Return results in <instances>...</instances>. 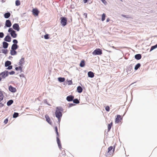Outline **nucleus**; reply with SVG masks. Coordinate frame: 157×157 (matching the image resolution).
Returning a JSON list of instances; mask_svg holds the SVG:
<instances>
[{"label": "nucleus", "mask_w": 157, "mask_h": 157, "mask_svg": "<svg viewBox=\"0 0 157 157\" xmlns=\"http://www.w3.org/2000/svg\"><path fill=\"white\" fill-rule=\"evenodd\" d=\"M63 109L62 107L57 106L56 108L55 115L56 117H62Z\"/></svg>", "instance_id": "f257e3e1"}, {"label": "nucleus", "mask_w": 157, "mask_h": 157, "mask_svg": "<svg viewBox=\"0 0 157 157\" xmlns=\"http://www.w3.org/2000/svg\"><path fill=\"white\" fill-rule=\"evenodd\" d=\"M116 144L114 145L113 146H110L109 147L108 149V151L105 153V155L106 156H108V155H111V153H112V151L113 152H114L116 146Z\"/></svg>", "instance_id": "f03ea898"}, {"label": "nucleus", "mask_w": 157, "mask_h": 157, "mask_svg": "<svg viewBox=\"0 0 157 157\" xmlns=\"http://www.w3.org/2000/svg\"><path fill=\"white\" fill-rule=\"evenodd\" d=\"M92 54L94 56L101 55L102 54V50L100 48H97L92 52Z\"/></svg>", "instance_id": "7ed1b4c3"}, {"label": "nucleus", "mask_w": 157, "mask_h": 157, "mask_svg": "<svg viewBox=\"0 0 157 157\" xmlns=\"http://www.w3.org/2000/svg\"><path fill=\"white\" fill-rule=\"evenodd\" d=\"M60 23L61 25L63 26H65L67 24V18L64 17H62L60 18Z\"/></svg>", "instance_id": "20e7f679"}, {"label": "nucleus", "mask_w": 157, "mask_h": 157, "mask_svg": "<svg viewBox=\"0 0 157 157\" xmlns=\"http://www.w3.org/2000/svg\"><path fill=\"white\" fill-rule=\"evenodd\" d=\"M9 75V72L8 71L5 70L0 73V76L2 78H5Z\"/></svg>", "instance_id": "39448f33"}, {"label": "nucleus", "mask_w": 157, "mask_h": 157, "mask_svg": "<svg viewBox=\"0 0 157 157\" xmlns=\"http://www.w3.org/2000/svg\"><path fill=\"white\" fill-rule=\"evenodd\" d=\"M32 12L33 15L35 16H37L40 13V11L38 9L36 8L33 9Z\"/></svg>", "instance_id": "423d86ee"}, {"label": "nucleus", "mask_w": 157, "mask_h": 157, "mask_svg": "<svg viewBox=\"0 0 157 157\" xmlns=\"http://www.w3.org/2000/svg\"><path fill=\"white\" fill-rule=\"evenodd\" d=\"M122 120V118L121 115H117L116 118H115V123L116 124H118L119 122L121 121Z\"/></svg>", "instance_id": "0eeeda50"}, {"label": "nucleus", "mask_w": 157, "mask_h": 157, "mask_svg": "<svg viewBox=\"0 0 157 157\" xmlns=\"http://www.w3.org/2000/svg\"><path fill=\"white\" fill-rule=\"evenodd\" d=\"M13 29L16 30L17 31H19L20 30V28L19 25L18 23H15L13 25Z\"/></svg>", "instance_id": "6e6552de"}, {"label": "nucleus", "mask_w": 157, "mask_h": 157, "mask_svg": "<svg viewBox=\"0 0 157 157\" xmlns=\"http://www.w3.org/2000/svg\"><path fill=\"white\" fill-rule=\"evenodd\" d=\"M4 40L5 41L10 42H11V38L10 35L8 34L4 38Z\"/></svg>", "instance_id": "1a4fd4ad"}, {"label": "nucleus", "mask_w": 157, "mask_h": 157, "mask_svg": "<svg viewBox=\"0 0 157 157\" xmlns=\"http://www.w3.org/2000/svg\"><path fill=\"white\" fill-rule=\"evenodd\" d=\"M8 89L10 91L13 93H15L17 91L16 88L13 87L11 85H10L9 86Z\"/></svg>", "instance_id": "9d476101"}, {"label": "nucleus", "mask_w": 157, "mask_h": 157, "mask_svg": "<svg viewBox=\"0 0 157 157\" xmlns=\"http://www.w3.org/2000/svg\"><path fill=\"white\" fill-rule=\"evenodd\" d=\"M74 98V96L70 95L67 96L66 99L68 101L70 102L72 101Z\"/></svg>", "instance_id": "9b49d317"}, {"label": "nucleus", "mask_w": 157, "mask_h": 157, "mask_svg": "<svg viewBox=\"0 0 157 157\" xmlns=\"http://www.w3.org/2000/svg\"><path fill=\"white\" fill-rule=\"evenodd\" d=\"M12 24L11 21L9 20H7L6 21L5 26L7 27H10L11 26Z\"/></svg>", "instance_id": "f8f14e48"}, {"label": "nucleus", "mask_w": 157, "mask_h": 157, "mask_svg": "<svg viewBox=\"0 0 157 157\" xmlns=\"http://www.w3.org/2000/svg\"><path fill=\"white\" fill-rule=\"evenodd\" d=\"M45 117L46 119V120L47 122L50 125H52V122L51 121L48 115L47 114H46L45 116Z\"/></svg>", "instance_id": "ddd939ff"}, {"label": "nucleus", "mask_w": 157, "mask_h": 157, "mask_svg": "<svg viewBox=\"0 0 157 157\" xmlns=\"http://www.w3.org/2000/svg\"><path fill=\"white\" fill-rule=\"evenodd\" d=\"M56 141L59 148L61 150L62 148V146L60 141L59 139V136H56Z\"/></svg>", "instance_id": "4468645a"}, {"label": "nucleus", "mask_w": 157, "mask_h": 157, "mask_svg": "<svg viewBox=\"0 0 157 157\" xmlns=\"http://www.w3.org/2000/svg\"><path fill=\"white\" fill-rule=\"evenodd\" d=\"M133 65V64H131L129 66L127 67L126 70L128 73L129 72V73H130L131 72V70L132 68Z\"/></svg>", "instance_id": "2eb2a0df"}, {"label": "nucleus", "mask_w": 157, "mask_h": 157, "mask_svg": "<svg viewBox=\"0 0 157 157\" xmlns=\"http://www.w3.org/2000/svg\"><path fill=\"white\" fill-rule=\"evenodd\" d=\"M135 58L137 60L140 59L142 57L141 55L140 54H136L134 56Z\"/></svg>", "instance_id": "dca6fc26"}, {"label": "nucleus", "mask_w": 157, "mask_h": 157, "mask_svg": "<svg viewBox=\"0 0 157 157\" xmlns=\"http://www.w3.org/2000/svg\"><path fill=\"white\" fill-rule=\"evenodd\" d=\"M19 47V46L17 44H13L11 48V49L13 50H16Z\"/></svg>", "instance_id": "f3484780"}, {"label": "nucleus", "mask_w": 157, "mask_h": 157, "mask_svg": "<svg viewBox=\"0 0 157 157\" xmlns=\"http://www.w3.org/2000/svg\"><path fill=\"white\" fill-rule=\"evenodd\" d=\"M87 74H88V77H90V78H93L94 76V73L91 71H89L88 72Z\"/></svg>", "instance_id": "a211bd4d"}, {"label": "nucleus", "mask_w": 157, "mask_h": 157, "mask_svg": "<svg viewBox=\"0 0 157 157\" xmlns=\"http://www.w3.org/2000/svg\"><path fill=\"white\" fill-rule=\"evenodd\" d=\"M9 45V44L6 42L3 41L2 42V46L3 48H4L5 49L7 48L8 46Z\"/></svg>", "instance_id": "6ab92c4d"}, {"label": "nucleus", "mask_w": 157, "mask_h": 157, "mask_svg": "<svg viewBox=\"0 0 157 157\" xmlns=\"http://www.w3.org/2000/svg\"><path fill=\"white\" fill-rule=\"evenodd\" d=\"M10 13L9 12L5 13L4 15V17L6 19L8 18L10 16Z\"/></svg>", "instance_id": "aec40b11"}, {"label": "nucleus", "mask_w": 157, "mask_h": 157, "mask_svg": "<svg viewBox=\"0 0 157 157\" xmlns=\"http://www.w3.org/2000/svg\"><path fill=\"white\" fill-rule=\"evenodd\" d=\"M65 78L64 77H59L58 78V81L60 82H63L65 81Z\"/></svg>", "instance_id": "412c9836"}, {"label": "nucleus", "mask_w": 157, "mask_h": 157, "mask_svg": "<svg viewBox=\"0 0 157 157\" xmlns=\"http://www.w3.org/2000/svg\"><path fill=\"white\" fill-rule=\"evenodd\" d=\"M82 89L81 86H78L77 87V91L78 93H81L82 92Z\"/></svg>", "instance_id": "4be33fe9"}, {"label": "nucleus", "mask_w": 157, "mask_h": 157, "mask_svg": "<svg viewBox=\"0 0 157 157\" xmlns=\"http://www.w3.org/2000/svg\"><path fill=\"white\" fill-rule=\"evenodd\" d=\"M22 65H20V66L18 67H16L15 68V70L16 71H18L19 70H20V72H21L22 71Z\"/></svg>", "instance_id": "5701e85b"}, {"label": "nucleus", "mask_w": 157, "mask_h": 157, "mask_svg": "<svg viewBox=\"0 0 157 157\" xmlns=\"http://www.w3.org/2000/svg\"><path fill=\"white\" fill-rule=\"evenodd\" d=\"M3 91H0V102L3 100L4 97L3 94Z\"/></svg>", "instance_id": "b1692460"}, {"label": "nucleus", "mask_w": 157, "mask_h": 157, "mask_svg": "<svg viewBox=\"0 0 157 157\" xmlns=\"http://www.w3.org/2000/svg\"><path fill=\"white\" fill-rule=\"evenodd\" d=\"M79 66L81 67H84L85 66V61L84 60H82L81 61L79 64Z\"/></svg>", "instance_id": "393cba45"}, {"label": "nucleus", "mask_w": 157, "mask_h": 157, "mask_svg": "<svg viewBox=\"0 0 157 157\" xmlns=\"http://www.w3.org/2000/svg\"><path fill=\"white\" fill-rule=\"evenodd\" d=\"M11 36L13 38H15L17 37V34L16 33V31H15L12 33H10Z\"/></svg>", "instance_id": "a878e982"}, {"label": "nucleus", "mask_w": 157, "mask_h": 157, "mask_svg": "<svg viewBox=\"0 0 157 157\" xmlns=\"http://www.w3.org/2000/svg\"><path fill=\"white\" fill-rule=\"evenodd\" d=\"M10 54L12 56L15 55L17 54V52L15 50L11 49L10 51Z\"/></svg>", "instance_id": "bb28decb"}, {"label": "nucleus", "mask_w": 157, "mask_h": 157, "mask_svg": "<svg viewBox=\"0 0 157 157\" xmlns=\"http://www.w3.org/2000/svg\"><path fill=\"white\" fill-rule=\"evenodd\" d=\"M24 58H22L20 60L19 62V64L20 65H22V64H24Z\"/></svg>", "instance_id": "cd10ccee"}, {"label": "nucleus", "mask_w": 157, "mask_h": 157, "mask_svg": "<svg viewBox=\"0 0 157 157\" xmlns=\"http://www.w3.org/2000/svg\"><path fill=\"white\" fill-rule=\"evenodd\" d=\"M11 61L9 60H7L5 63V67H7V66L11 65Z\"/></svg>", "instance_id": "c85d7f7f"}, {"label": "nucleus", "mask_w": 157, "mask_h": 157, "mask_svg": "<svg viewBox=\"0 0 157 157\" xmlns=\"http://www.w3.org/2000/svg\"><path fill=\"white\" fill-rule=\"evenodd\" d=\"M13 101L12 99H10L7 102V105L8 106H10L13 103Z\"/></svg>", "instance_id": "c756f323"}, {"label": "nucleus", "mask_w": 157, "mask_h": 157, "mask_svg": "<svg viewBox=\"0 0 157 157\" xmlns=\"http://www.w3.org/2000/svg\"><path fill=\"white\" fill-rule=\"evenodd\" d=\"M141 66V64L138 63H137L135 66L134 67V69L136 71Z\"/></svg>", "instance_id": "7c9ffc66"}, {"label": "nucleus", "mask_w": 157, "mask_h": 157, "mask_svg": "<svg viewBox=\"0 0 157 157\" xmlns=\"http://www.w3.org/2000/svg\"><path fill=\"white\" fill-rule=\"evenodd\" d=\"M72 101L74 104H78L79 103V101L77 98L73 99Z\"/></svg>", "instance_id": "2f4dec72"}, {"label": "nucleus", "mask_w": 157, "mask_h": 157, "mask_svg": "<svg viewBox=\"0 0 157 157\" xmlns=\"http://www.w3.org/2000/svg\"><path fill=\"white\" fill-rule=\"evenodd\" d=\"M19 116V113L17 112H14L13 114V118H16Z\"/></svg>", "instance_id": "473e14b6"}, {"label": "nucleus", "mask_w": 157, "mask_h": 157, "mask_svg": "<svg viewBox=\"0 0 157 157\" xmlns=\"http://www.w3.org/2000/svg\"><path fill=\"white\" fill-rule=\"evenodd\" d=\"M113 125V123L112 122L108 124V132H109L112 126Z\"/></svg>", "instance_id": "72a5a7b5"}, {"label": "nucleus", "mask_w": 157, "mask_h": 157, "mask_svg": "<svg viewBox=\"0 0 157 157\" xmlns=\"http://www.w3.org/2000/svg\"><path fill=\"white\" fill-rule=\"evenodd\" d=\"M105 16H106V14L105 13H103L102 14L101 19V20L102 21H103L105 20Z\"/></svg>", "instance_id": "f704fd0d"}, {"label": "nucleus", "mask_w": 157, "mask_h": 157, "mask_svg": "<svg viewBox=\"0 0 157 157\" xmlns=\"http://www.w3.org/2000/svg\"><path fill=\"white\" fill-rule=\"evenodd\" d=\"M55 129L56 133L57 136H59V133L58 132V128L57 126H56L55 127Z\"/></svg>", "instance_id": "c9c22d12"}, {"label": "nucleus", "mask_w": 157, "mask_h": 157, "mask_svg": "<svg viewBox=\"0 0 157 157\" xmlns=\"http://www.w3.org/2000/svg\"><path fill=\"white\" fill-rule=\"evenodd\" d=\"M2 53H4L5 55H6L8 53V50L7 49H2Z\"/></svg>", "instance_id": "e433bc0d"}, {"label": "nucleus", "mask_w": 157, "mask_h": 157, "mask_svg": "<svg viewBox=\"0 0 157 157\" xmlns=\"http://www.w3.org/2000/svg\"><path fill=\"white\" fill-rule=\"evenodd\" d=\"M21 3L19 0H17L15 1V5L16 6H18L20 5Z\"/></svg>", "instance_id": "4c0bfd02"}, {"label": "nucleus", "mask_w": 157, "mask_h": 157, "mask_svg": "<svg viewBox=\"0 0 157 157\" xmlns=\"http://www.w3.org/2000/svg\"><path fill=\"white\" fill-rule=\"evenodd\" d=\"M14 30L13 28H9V29L8 30V32L10 33H10H13Z\"/></svg>", "instance_id": "58836bf2"}, {"label": "nucleus", "mask_w": 157, "mask_h": 157, "mask_svg": "<svg viewBox=\"0 0 157 157\" xmlns=\"http://www.w3.org/2000/svg\"><path fill=\"white\" fill-rule=\"evenodd\" d=\"M44 38L45 39H48L49 38V34H46L44 36Z\"/></svg>", "instance_id": "ea45409f"}, {"label": "nucleus", "mask_w": 157, "mask_h": 157, "mask_svg": "<svg viewBox=\"0 0 157 157\" xmlns=\"http://www.w3.org/2000/svg\"><path fill=\"white\" fill-rule=\"evenodd\" d=\"M66 81L68 82V85H71L72 84V82L71 80H68L67 79Z\"/></svg>", "instance_id": "a19ab883"}, {"label": "nucleus", "mask_w": 157, "mask_h": 157, "mask_svg": "<svg viewBox=\"0 0 157 157\" xmlns=\"http://www.w3.org/2000/svg\"><path fill=\"white\" fill-rule=\"evenodd\" d=\"M44 103H46V104L47 105H49V106H51V105H50V104H49L48 102H47V99H44Z\"/></svg>", "instance_id": "79ce46f5"}, {"label": "nucleus", "mask_w": 157, "mask_h": 157, "mask_svg": "<svg viewBox=\"0 0 157 157\" xmlns=\"http://www.w3.org/2000/svg\"><path fill=\"white\" fill-rule=\"evenodd\" d=\"M69 108L71 107L72 106H74L75 105L74 103H68Z\"/></svg>", "instance_id": "37998d69"}, {"label": "nucleus", "mask_w": 157, "mask_h": 157, "mask_svg": "<svg viewBox=\"0 0 157 157\" xmlns=\"http://www.w3.org/2000/svg\"><path fill=\"white\" fill-rule=\"evenodd\" d=\"M110 108L107 105L105 107V110L106 111L109 112V111Z\"/></svg>", "instance_id": "c03bdc74"}, {"label": "nucleus", "mask_w": 157, "mask_h": 157, "mask_svg": "<svg viewBox=\"0 0 157 157\" xmlns=\"http://www.w3.org/2000/svg\"><path fill=\"white\" fill-rule=\"evenodd\" d=\"M13 44H17L18 43V41L16 39H14L13 40Z\"/></svg>", "instance_id": "a18cd8bd"}, {"label": "nucleus", "mask_w": 157, "mask_h": 157, "mask_svg": "<svg viewBox=\"0 0 157 157\" xmlns=\"http://www.w3.org/2000/svg\"><path fill=\"white\" fill-rule=\"evenodd\" d=\"M7 67H8L6 68V69L7 70H11L13 68L12 66L11 65L7 66Z\"/></svg>", "instance_id": "49530a36"}, {"label": "nucleus", "mask_w": 157, "mask_h": 157, "mask_svg": "<svg viewBox=\"0 0 157 157\" xmlns=\"http://www.w3.org/2000/svg\"><path fill=\"white\" fill-rule=\"evenodd\" d=\"M61 117H56L58 119V122L57 123L59 125H60V123L61 121Z\"/></svg>", "instance_id": "de8ad7c7"}, {"label": "nucleus", "mask_w": 157, "mask_h": 157, "mask_svg": "<svg viewBox=\"0 0 157 157\" xmlns=\"http://www.w3.org/2000/svg\"><path fill=\"white\" fill-rule=\"evenodd\" d=\"M4 36V34L3 32H0V38H2Z\"/></svg>", "instance_id": "09e8293b"}, {"label": "nucleus", "mask_w": 157, "mask_h": 157, "mask_svg": "<svg viewBox=\"0 0 157 157\" xmlns=\"http://www.w3.org/2000/svg\"><path fill=\"white\" fill-rule=\"evenodd\" d=\"M15 73L14 71H12L10 72H9V74H10V75H13Z\"/></svg>", "instance_id": "8fccbe9b"}, {"label": "nucleus", "mask_w": 157, "mask_h": 157, "mask_svg": "<svg viewBox=\"0 0 157 157\" xmlns=\"http://www.w3.org/2000/svg\"><path fill=\"white\" fill-rule=\"evenodd\" d=\"M8 118H6V119L4 121V123L5 124H6L8 122Z\"/></svg>", "instance_id": "3c124183"}, {"label": "nucleus", "mask_w": 157, "mask_h": 157, "mask_svg": "<svg viewBox=\"0 0 157 157\" xmlns=\"http://www.w3.org/2000/svg\"><path fill=\"white\" fill-rule=\"evenodd\" d=\"M155 49V47L154 45L152 46L150 48V52L151 51H152L153 50Z\"/></svg>", "instance_id": "603ef678"}, {"label": "nucleus", "mask_w": 157, "mask_h": 157, "mask_svg": "<svg viewBox=\"0 0 157 157\" xmlns=\"http://www.w3.org/2000/svg\"><path fill=\"white\" fill-rule=\"evenodd\" d=\"M105 5L107 3V2L105 0H100Z\"/></svg>", "instance_id": "864d4df0"}, {"label": "nucleus", "mask_w": 157, "mask_h": 157, "mask_svg": "<svg viewBox=\"0 0 157 157\" xmlns=\"http://www.w3.org/2000/svg\"><path fill=\"white\" fill-rule=\"evenodd\" d=\"M61 154H62V156H63L64 157L65 155H66V153H65V151L64 152L62 151V153H61Z\"/></svg>", "instance_id": "5fc2aeb1"}, {"label": "nucleus", "mask_w": 157, "mask_h": 157, "mask_svg": "<svg viewBox=\"0 0 157 157\" xmlns=\"http://www.w3.org/2000/svg\"><path fill=\"white\" fill-rule=\"evenodd\" d=\"M121 16L122 17H125V18H127L128 17L126 15H124V14H122L121 15Z\"/></svg>", "instance_id": "6e6d98bb"}, {"label": "nucleus", "mask_w": 157, "mask_h": 157, "mask_svg": "<svg viewBox=\"0 0 157 157\" xmlns=\"http://www.w3.org/2000/svg\"><path fill=\"white\" fill-rule=\"evenodd\" d=\"M4 104H2V103H0V107H2L4 106Z\"/></svg>", "instance_id": "4d7b16f0"}, {"label": "nucleus", "mask_w": 157, "mask_h": 157, "mask_svg": "<svg viewBox=\"0 0 157 157\" xmlns=\"http://www.w3.org/2000/svg\"><path fill=\"white\" fill-rule=\"evenodd\" d=\"M83 1L84 3H87L88 2V0H83Z\"/></svg>", "instance_id": "13d9d810"}, {"label": "nucleus", "mask_w": 157, "mask_h": 157, "mask_svg": "<svg viewBox=\"0 0 157 157\" xmlns=\"http://www.w3.org/2000/svg\"><path fill=\"white\" fill-rule=\"evenodd\" d=\"M109 21H110V19L109 18H107L106 20V22H108Z\"/></svg>", "instance_id": "bf43d9fd"}, {"label": "nucleus", "mask_w": 157, "mask_h": 157, "mask_svg": "<svg viewBox=\"0 0 157 157\" xmlns=\"http://www.w3.org/2000/svg\"><path fill=\"white\" fill-rule=\"evenodd\" d=\"M20 77H24V75L23 74H21L20 75Z\"/></svg>", "instance_id": "052dcab7"}, {"label": "nucleus", "mask_w": 157, "mask_h": 157, "mask_svg": "<svg viewBox=\"0 0 157 157\" xmlns=\"http://www.w3.org/2000/svg\"><path fill=\"white\" fill-rule=\"evenodd\" d=\"M84 15L86 17H87V14L86 13H84Z\"/></svg>", "instance_id": "680f3d73"}, {"label": "nucleus", "mask_w": 157, "mask_h": 157, "mask_svg": "<svg viewBox=\"0 0 157 157\" xmlns=\"http://www.w3.org/2000/svg\"><path fill=\"white\" fill-rule=\"evenodd\" d=\"M155 48H157V43L155 45H154Z\"/></svg>", "instance_id": "e2e57ef3"}, {"label": "nucleus", "mask_w": 157, "mask_h": 157, "mask_svg": "<svg viewBox=\"0 0 157 157\" xmlns=\"http://www.w3.org/2000/svg\"><path fill=\"white\" fill-rule=\"evenodd\" d=\"M13 57L12 56H10L8 58L9 59H11V58H12Z\"/></svg>", "instance_id": "0e129e2a"}, {"label": "nucleus", "mask_w": 157, "mask_h": 157, "mask_svg": "<svg viewBox=\"0 0 157 157\" xmlns=\"http://www.w3.org/2000/svg\"><path fill=\"white\" fill-rule=\"evenodd\" d=\"M1 2L2 3L5 2V0H1Z\"/></svg>", "instance_id": "69168bd1"}, {"label": "nucleus", "mask_w": 157, "mask_h": 157, "mask_svg": "<svg viewBox=\"0 0 157 157\" xmlns=\"http://www.w3.org/2000/svg\"><path fill=\"white\" fill-rule=\"evenodd\" d=\"M74 6L73 5H71V7L72 8H73L74 7Z\"/></svg>", "instance_id": "338daca9"}, {"label": "nucleus", "mask_w": 157, "mask_h": 157, "mask_svg": "<svg viewBox=\"0 0 157 157\" xmlns=\"http://www.w3.org/2000/svg\"><path fill=\"white\" fill-rule=\"evenodd\" d=\"M135 83V82L133 83H132V84H131V85H133V86H134V84Z\"/></svg>", "instance_id": "774afa93"}]
</instances>
